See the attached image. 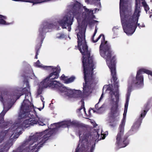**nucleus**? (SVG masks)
Returning a JSON list of instances; mask_svg holds the SVG:
<instances>
[{"label":"nucleus","mask_w":152,"mask_h":152,"mask_svg":"<svg viewBox=\"0 0 152 152\" xmlns=\"http://www.w3.org/2000/svg\"><path fill=\"white\" fill-rule=\"evenodd\" d=\"M116 56H113L111 61H110L108 63H107L110 70L112 79L114 82V87L117 88L115 92L111 89L109 92L110 97L113 101L114 100V98H113V95L115 96L116 99V101L115 102V104L112 105L110 111L108 113L109 121L110 123L109 126L113 128L115 127L116 126V122L118 120L119 118L118 116L119 115V112L118 109L119 100V94L118 91L119 86L118 84V81H117V77L116 76Z\"/></svg>","instance_id":"3"},{"label":"nucleus","mask_w":152,"mask_h":152,"mask_svg":"<svg viewBox=\"0 0 152 152\" xmlns=\"http://www.w3.org/2000/svg\"><path fill=\"white\" fill-rule=\"evenodd\" d=\"M75 79V77L74 76H72L70 78L66 80L65 83L66 84L72 83L74 81Z\"/></svg>","instance_id":"25"},{"label":"nucleus","mask_w":152,"mask_h":152,"mask_svg":"<svg viewBox=\"0 0 152 152\" xmlns=\"http://www.w3.org/2000/svg\"><path fill=\"white\" fill-rule=\"evenodd\" d=\"M56 89L60 93H65L66 96H74L76 98H82L83 97V93L80 90L75 91L66 88L61 84Z\"/></svg>","instance_id":"13"},{"label":"nucleus","mask_w":152,"mask_h":152,"mask_svg":"<svg viewBox=\"0 0 152 152\" xmlns=\"http://www.w3.org/2000/svg\"><path fill=\"white\" fill-rule=\"evenodd\" d=\"M7 17L6 16H3L0 15V24L4 25H8L11 24L10 23L7 22L4 19H6Z\"/></svg>","instance_id":"21"},{"label":"nucleus","mask_w":152,"mask_h":152,"mask_svg":"<svg viewBox=\"0 0 152 152\" xmlns=\"http://www.w3.org/2000/svg\"><path fill=\"white\" fill-rule=\"evenodd\" d=\"M104 137H102V139H104Z\"/></svg>","instance_id":"51"},{"label":"nucleus","mask_w":152,"mask_h":152,"mask_svg":"<svg viewBox=\"0 0 152 152\" xmlns=\"http://www.w3.org/2000/svg\"><path fill=\"white\" fill-rule=\"evenodd\" d=\"M39 63H40V62H39V60H38L36 62V64H37Z\"/></svg>","instance_id":"45"},{"label":"nucleus","mask_w":152,"mask_h":152,"mask_svg":"<svg viewBox=\"0 0 152 152\" xmlns=\"http://www.w3.org/2000/svg\"><path fill=\"white\" fill-rule=\"evenodd\" d=\"M78 133L79 134V138H80V140L81 139H82V140L83 138L86 134H89L90 135L88 139V144L89 146H90L93 145V142L95 143H96V140L97 139H98L99 137L100 136V134H98V133L96 131L94 133V137H93L92 138V139L93 140H95V142H94L93 141V142L91 141V143L89 144V142H88V140H89V138H90V137H91V134H90V133H87L85 134H84L83 135V136L80 139V136L84 132V128L83 127L82 124H81V126H80V127H78ZM81 144H82V142H81Z\"/></svg>","instance_id":"16"},{"label":"nucleus","mask_w":152,"mask_h":152,"mask_svg":"<svg viewBox=\"0 0 152 152\" xmlns=\"http://www.w3.org/2000/svg\"><path fill=\"white\" fill-rule=\"evenodd\" d=\"M103 94L102 93V95H101V97H100V99H99V102H100V101L101 100V99H102V98H103Z\"/></svg>","instance_id":"43"},{"label":"nucleus","mask_w":152,"mask_h":152,"mask_svg":"<svg viewBox=\"0 0 152 152\" xmlns=\"http://www.w3.org/2000/svg\"><path fill=\"white\" fill-rule=\"evenodd\" d=\"M81 124L78 122H77L75 121H72V126H74L77 127H80L81 126Z\"/></svg>","instance_id":"28"},{"label":"nucleus","mask_w":152,"mask_h":152,"mask_svg":"<svg viewBox=\"0 0 152 152\" xmlns=\"http://www.w3.org/2000/svg\"><path fill=\"white\" fill-rule=\"evenodd\" d=\"M80 33L77 35L79 50L82 53V65L83 68V73L85 83H83V93L85 95L88 94L91 85L95 82V78L94 77V63L93 56H90L91 50H88L85 41L84 35H80Z\"/></svg>","instance_id":"1"},{"label":"nucleus","mask_w":152,"mask_h":152,"mask_svg":"<svg viewBox=\"0 0 152 152\" xmlns=\"http://www.w3.org/2000/svg\"><path fill=\"white\" fill-rule=\"evenodd\" d=\"M98 22V21H97V20H93L92 21L90 22L89 23L91 24H92L96 22Z\"/></svg>","instance_id":"39"},{"label":"nucleus","mask_w":152,"mask_h":152,"mask_svg":"<svg viewBox=\"0 0 152 152\" xmlns=\"http://www.w3.org/2000/svg\"><path fill=\"white\" fill-rule=\"evenodd\" d=\"M141 70H138L137 72L136 79L137 82L135 83V84L140 85L143 83V77L142 75H141L142 74L140 72Z\"/></svg>","instance_id":"18"},{"label":"nucleus","mask_w":152,"mask_h":152,"mask_svg":"<svg viewBox=\"0 0 152 152\" xmlns=\"http://www.w3.org/2000/svg\"><path fill=\"white\" fill-rule=\"evenodd\" d=\"M83 110H84V112L86 113V109H85V108L84 107H84H83Z\"/></svg>","instance_id":"48"},{"label":"nucleus","mask_w":152,"mask_h":152,"mask_svg":"<svg viewBox=\"0 0 152 152\" xmlns=\"http://www.w3.org/2000/svg\"><path fill=\"white\" fill-rule=\"evenodd\" d=\"M143 118L142 117H141L140 116H139L132 126L131 129L127 133L129 134V136L130 135V132L131 130L132 131H136L137 130L142 123V120Z\"/></svg>","instance_id":"17"},{"label":"nucleus","mask_w":152,"mask_h":152,"mask_svg":"<svg viewBox=\"0 0 152 152\" xmlns=\"http://www.w3.org/2000/svg\"><path fill=\"white\" fill-rule=\"evenodd\" d=\"M135 24L136 25H137V26H138L140 28V27H145V25L143 23L141 25H140V23H135Z\"/></svg>","instance_id":"30"},{"label":"nucleus","mask_w":152,"mask_h":152,"mask_svg":"<svg viewBox=\"0 0 152 152\" xmlns=\"http://www.w3.org/2000/svg\"><path fill=\"white\" fill-rule=\"evenodd\" d=\"M37 121H38L37 122V124L38 123L39 125L43 126L45 125V124H44L43 123V122L39 120V118H38V120Z\"/></svg>","instance_id":"29"},{"label":"nucleus","mask_w":152,"mask_h":152,"mask_svg":"<svg viewBox=\"0 0 152 152\" xmlns=\"http://www.w3.org/2000/svg\"><path fill=\"white\" fill-rule=\"evenodd\" d=\"M25 1L26 2H28L31 3H33V5L38 4V3H40L43 2H45L46 1Z\"/></svg>","instance_id":"24"},{"label":"nucleus","mask_w":152,"mask_h":152,"mask_svg":"<svg viewBox=\"0 0 152 152\" xmlns=\"http://www.w3.org/2000/svg\"><path fill=\"white\" fill-rule=\"evenodd\" d=\"M87 1V2H88V1L89 2H90L89 1ZM93 2H95L96 1H97V2L98 1L99 2V1H98V0H97V1H92Z\"/></svg>","instance_id":"44"},{"label":"nucleus","mask_w":152,"mask_h":152,"mask_svg":"<svg viewBox=\"0 0 152 152\" xmlns=\"http://www.w3.org/2000/svg\"><path fill=\"white\" fill-rule=\"evenodd\" d=\"M80 145V144H79L76 148L75 149V152H79V147Z\"/></svg>","instance_id":"41"},{"label":"nucleus","mask_w":152,"mask_h":152,"mask_svg":"<svg viewBox=\"0 0 152 152\" xmlns=\"http://www.w3.org/2000/svg\"><path fill=\"white\" fill-rule=\"evenodd\" d=\"M129 95H127L126 96V102H129Z\"/></svg>","instance_id":"42"},{"label":"nucleus","mask_w":152,"mask_h":152,"mask_svg":"<svg viewBox=\"0 0 152 152\" xmlns=\"http://www.w3.org/2000/svg\"><path fill=\"white\" fill-rule=\"evenodd\" d=\"M42 90L41 89H39L37 91V94L38 95H39L41 94L42 93Z\"/></svg>","instance_id":"34"},{"label":"nucleus","mask_w":152,"mask_h":152,"mask_svg":"<svg viewBox=\"0 0 152 152\" xmlns=\"http://www.w3.org/2000/svg\"><path fill=\"white\" fill-rule=\"evenodd\" d=\"M33 105L29 100L23 101L21 105L19 116L22 120L20 127L27 128L37 124L38 117L35 113Z\"/></svg>","instance_id":"6"},{"label":"nucleus","mask_w":152,"mask_h":152,"mask_svg":"<svg viewBox=\"0 0 152 152\" xmlns=\"http://www.w3.org/2000/svg\"><path fill=\"white\" fill-rule=\"evenodd\" d=\"M7 111L3 110L0 114V123L4 121V117Z\"/></svg>","instance_id":"27"},{"label":"nucleus","mask_w":152,"mask_h":152,"mask_svg":"<svg viewBox=\"0 0 152 152\" xmlns=\"http://www.w3.org/2000/svg\"><path fill=\"white\" fill-rule=\"evenodd\" d=\"M41 100L43 102V106H44V102H43V99H44V98H43V99H42V98H41Z\"/></svg>","instance_id":"47"},{"label":"nucleus","mask_w":152,"mask_h":152,"mask_svg":"<svg viewBox=\"0 0 152 152\" xmlns=\"http://www.w3.org/2000/svg\"><path fill=\"white\" fill-rule=\"evenodd\" d=\"M0 100L1 102L4 104L6 101H4L2 96H0Z\"/></svg>","instance_id":"36"},{"label":"nucleus","mask_w":152,"mask_h":152,"mask_svg":"<svg viewBox=\"0 0 152 152\" xmlns=\"http://www.w3.org/2000/svg\"><path fill=\"white\" fill-rule=\"evenodd\" d=\"M126 114V111H125L124 110L123 114V118L119 125L118 128L119 131L116 136L115 144L120 148L125 147L129 143V141L128 138L129 136V133H126L124 135V128L125 123V118Z\"/></svg>","instance_id":"10"},{"label":"nucleus","mask_w":152,"mask_h":152,"mask_svg":"<svg viewBox=\"0 0 152 152\" xmlns=\"http://www.w3.org/2000/svg\"><path fill=\"white\" fill-rule=\"evenodd\" d=\"M65 35L64 34H60L59 36H58L57 37L58 38L60 39L61 38H64V37Z\"/></svg>","instance_id":"32"},{"label":"nucleus","mask_w":152,"mask_h":152,"mask_svg":"<svg viewBox=\"0 0 152 152\" xmlns=\"http://www.w3.org/2000/svg\"><path fill=\"white\" fill-rule=\"evenodd\" d=\"M149 109V105L148 104H147L145 105L144 108L142 109L141 111V113L140 115V117L144 118Z\"/></svg>","instance_id":"19"},{"label":"nucleus","mask_w":152,"mask_h":152,"mask_svg":"<svg viewBox=\"0 0 152 152\" xmlns=\"http://www.w3.org/2000/svg\"><path fill=\"white\" fill-rule=\"evenodd\" d=\"M13 152H18V151H13ZM20 152H22V151Z\"/></svg>","instance_id":"49"},{"label":"nucleus","mask_w":152,"mask_h":152,"mask_svg":"<svg viewBox=\"0 0 152 152\" xmlns=\"http://www.w3.org/2000/svg\"><path fill=\"white\" fill-rule=\"evenodd\" d=\"M76 1L75 3L68 6V8L69 9L70 13L65 15L62 19L58 21L60 26L63 28H66V27H68V30L69 31H70L71 30V26L73 22L74 17H75L77 18L81 14L83 8V6L81 4L78 2L77 1ZM83 8L84 9V11L82 13V17L84 18V19L82 21L81 24L79 25V32L77 34V37H78L77 35L79 33L81 34L80 35H82L83 34L84 35L85 42L87 44L85 39L86 26L85 23L86 20H88L90 15L93 14V11L91 10H90L89 9H87L86 6L83 7ZM77 39H78V37H77ZM78 41V39H77V42ZM77 45H78V42ZM78 48L79 49L78 47Z\"/></svg>","instance_id":"2"},{"label":"nucleus","mask_w":152,"mask_h":152,"mask_svg":"<svg viewBox=\"0 0 152 152\" xmlns=\"http://www.w3.org/2000/svg\"><path fill=\"white\" fill-rule=\"evenodd\" d=\"M10 123L9 121L5 122L4 120L0 123V129L6 128H7Z\"/></svg>","instance_id":"22"},{"label":"nucleus","mask_w":152,"mask_h":152,"mask_svg":"<svg viewBox=\"0 0 152 152\" xmlns=\"http://www.w3.org/2000/svg\"><path fill=\"white\" fill-rule=\"evenodd\" d=\"M41 100L43 102V106H44V102H43V99H44V98H43V99H42V98H41Z\"/></svg>","instance_id":"46"},{"label":"nucleus","mask_w":152,"mask_h":152,"mask_svg":"<svg viewBox=\"0 0 152 152\" xmlns=\"http://www.w3.org/2000/svg\"><path fill=\"white\" fill-rule=\"evenodd\" d=\"M97 31V29L96 27L92 38V40L93 42L96 43L101 37H102L101 43L99 46V53L102 57L106 59L107 63H108L110 61H111L112 58V56L113 53L110 44L107 41L105 40L104 36L103 34H101L96 40H94V38Z\"/></svg>","instance_id":"8"},{"label":"nucleus","mask_w":152,"mask_h":152,"mask_svg":"<svg viewBox=\"0 0 152 152\" xmlns=\"http://www.w3.org/2000/svg\"><path fill=\"white\" fill-rule=\"evenodd\" d=\"M6 146H4L3 148H2L0 149V152H4L5 150V149H6Z\"/></svg>","instance_id":"38"},{"label":"nucleus","mask_w":152,"mask_h":152,"mask_svg":"<svg viewBox=\"0 0 152 152\" xmlns=\"http://www.w3.org/2000/svg\"><path fill=\"white\" fill-rule=\"evenodd\" d=\"M80 145V144H79L76 148L75 149V152H79V147Z\"/></svg>","instance_id":"40"},{"label":"nucleus","mask_w":152,"mask_h":152,"mask_svg":"<svg viewBox=\"0 0 152 152\" xmlns=\"http://www.w3.org/2000/svg\"><path fill=\"white\" fill-rule=\"evenodd\" d=\"M98 104H99V102L98 103L96 104L95 105V108L97 110H99L102 107V106L100 107H99Z\"/></svg>","instance_id":"33"},{"label":"nucleus","mask_w":152,"mask_h":152,"mask_svg":"<svg viewBox=\"0 0 152 152\" xmlns=\"http://www.w3.org/2000/svg\"><path fill=\"white\" fill-rule=\"evenodd\" d=\"M33 105L29 100L23 101L21 105L19 116L22 120L20 127L27 128L37 124L38 117L35 113Z\"/></svg>","instance_id":"5"},{"label":"nucleus","mask_w":152,"mask_h":152,"mask_svg":"<svg viewBox=\"0 0 152 152\" xmlns=\"http://www.w3.org/2000/svg\"><path fill=\"white\" fill-rule=\"evenodd\" d=\"M129 102H126L125 104V111H126V113L128 107V105Z\"/></svg>","instance_id":"31"},{"label":"nucleus","mask_w":152,"mask_h":152,"mask_svg":"<svg viewBox=\"0 0 152 152\" xmlns=\"http://www.w3.org/2000/svg\"><path fill=\"white\" fill-rule=\"evenodd\" d=\"M51 125L55 126V129L60 127H69L72 126V121H63L55 123ZM54 129L55 128L52 129V130H46L43 132L37 133L33 136H30L28 139L29 143L30 145L28 147H26V149H24L23 151L25 152H33L34 150L36 148L37 150L39 149L53 134ZM35 152H37V150Z\"/></svg>","instance_id":"4"},{"label":"nucleus","mask_w":152,"mask_h":152,"mask_svg":"<svg viewBox=\"0 0 152 152\" xmlns=\"http://www.w3.org/2000/svg\"><path fill=\"white\" fill-rule=\"evenodd\" d=\"M151 16H152V15H150V18H151Z\"/></svg>","instance_id":"53"},{"label":"nucleus","mask_w":152,"mask_h":152,"mask_svg":"<svg viewBox=\"0 0 152 152\" xmlns=\"http://www.w3.org/2000/svg\"><path fill=\"white\" fill-rule=\"evenodd\" d=\"M151 13H152V10H151Z\"/></svg>","instance_id":"55"},{"label":"nucleus","mask_w":152,"mask_h":152,"mask_svg":"<svg viewBox=\"0 0 152 152\" xmlns=\"http://www.w3.org/2000/svg\"><path fill=\"white\" fill-rule=\"evenodd\" d=\"M27 87L28 88H24L22 89L21 90H15L14 91V93H13V95L11 94L8 97L10 96V101H8L9 99L7 100V101L9 102L10 101L11 102L15 98H16V99H18L22 95L25 94V100H29V95L30 96L31 93L29 91V86L28 84V82L27 81L26 82Z\"/></svg>","instance_id":"14"},{"label":"nucleus","mask_w":152,"mask_h":152,"mask_svg":"<svg viewBox=\"0 0 152 152\" xmlns=\"http://www.w3.org/2000/svg\"><path fill=\"white\" fill-rule=\"evenodd\" d=\"M90 110H88V112H90Z\"/></svg>","instance_id":"54"},{"label":"nucleus","mask_w":152,"mask_h":152,"mask_svg":"<svg viewBox=\"0 0 152 152\" xmlns=\"http://www.w3.org/2000/svg\"><path fill=\"white\" fill-rule=\"evenodd\" d=\"M139 70H141L140 72L142 74L143 73H146L148 75H151L152 77V72L148 70L145 69H141Z\"/></svg>","instance_id":"23"},{"label":"nucleus","mask_w":152,"mask_h":152,"mask_svg":"<svg viewBox=\"0 0 152 152\" xmlns=\"http://www.w3.org/2000/svg\"><path fill=\"white\" fill-rule=\"evenodd\" d=\"M84 106V102H83L81 106L78 109V110L79 111H80L83 108Z\"/></svg>","instance_id":"37"},{"label":"nucleus","mask_w":152,"mask_h":152,"mask_svg":"<svg viewBox=\"0 0 152 152\" xmlns=\"http://www.w3.org/2000/svg\"><path fill=\"white\" fill-rule=\"evenodd\" d=\"M89 136V134H87L83 137L82 144L79 147V152H93L95 147V143L93 142L91 146H89L88 140Z\"/></svg>","instance_id":"15"},{"label":"nucleus","mask_w":152,"mask_h":152,"mask_svg":"<svg viewBox=\"0 0 152 152\" xmlns=\"http://www.w3.org/2000/svg\"><path fill=\"white\" fill-rule=\"evenodd\" d=\"M142 4L144 8L145 11H146V12L147 13L148 11L149 10L148 6L147 4L145 1H143L142 2Z\"/></svg>","instance_id":"26"},{"label":"nucleus","mask_w":152,"mask_h":152,"mask_svg":"<svg viewBox=\"0 0 152 152\" xmlns=\"http://www.w3.org/2000/svg\"><path fill=\"white\" fill-rule=\"evenodd\" d=\"M20 148H21V147H18V149H20Z\"/></svg>","instance_id":"52"},{"label":"nucleus","mask_w":152,"mask_h":152,"mask_svg":"<svg viewBox=\"0 0 152 152\" xmlns=\"http://www.w3.org/2000/svg\"><path fill=\"white\" fill-rule=\"evenodd\" d=\"M66 77L65 75L64 74H63L60 77L61 80H63L65 81L66 80H65Z\"/></svg>","instance_id":"35"},{"label":"nucleus","mask_w":152,"mask_h":152,"mask_svg":"<svg viewBox=\"0 0 152 152\" xmlns=\"http://www.w3.org/2000/svg\"><path fill=\"white\" fill-rule=\"evenodd\" d=\"M45 68L46 69H51L53 72L44 79L41 82V84L43 88H47L48 87L56 90L61 84L54 80L58 78L61 70L60 68V67H54L52 66H46Z\"/></svg>","instance_id":"9"},{"label":"nucleus","mask_w":152,"mask_h":152,"mask_svg":"<svg viewBox=\"0 0 152 152\" xmlns=\"http://www.w3.org/2000/svg\"><path fill=\"white\" fill-rule=\"evenodd\" d=\"M101 139V138H100L99 139H98L97 141V142L99 140H100Z\"/></svg>","instance_id":"50"},{"label":"nucleus","mask_w":152,"mask_h":152,"mask_svg":"<svg viewBox=\"0 0 152 152\" xmlns=\"http://www.w3.org/2000/svg\"><path fill=\"white\" fill-rule=\"evenodd\" d=\"M128 1H120V12L121 22L124 31L125 29L127 20L126 17L131 14V8L128 4Z\"/></svg>","instance_id":"12"},{"label":"nucleus","mask_w":152,"mask_h":152,"mask_svg":"<svg viewBox=\"0 0 152 152\" xmlns=\"http://www.w3.org/2000/svg\"><path fill=\"white\" fill-rule=\"evenodd\" d=\"M9 130H2L0 132V143L4 140L5 137L7 135Z\"/></svg>","instance_id":"20"},{"label":"nucleus","mask_w":152,"mask_h":152,"mask_svg":"<svg viewBox=\"0 0 152 152\" xmlns=\"http://www.w3.org/2000/svg\"><path fill=\"white\" fill-rule=\"evenodd\" d=\"M135 1V7L134 13L132 15L131 11V14H129V15L126 17L127 23L124 29V32L128 35H132L135 31L137 26L135 24V23H138L140 15V1Z\"/></svg>","instance_id":"7"},{"label":"nucleus","mask_w":152,"mask_h":152,"mask_svg":"<svg viewBox=\"0 0 152 152\" xmlns=\"http://www.w3.org/2000/svg\"><path fill=\"white\" fill-rule=\"evenodd\" d=\"M96 126V125H94V126L95 127V126Z\"/></svg>","instance_id":"56"},{"label":"nucleus","mask_w":152,"mask_h":152,"mask_svg":"<svg viewBox=\"0 0 152 152\" xmlns=\"http://www.w3.org/2000/svg\"><path fill=\"white\" fill-rule=\"evenodd\" d=\"M55 25L53 23H49L47 22L44 23L42 24L39 29V34L38 39L39 41L40 40V42L38 43L36 45L35 50L36 51V55L35 58L37 59V56L39 55V50L41 47L42 44L43 43V40L45 38L44 34L48 31L49 29H52L53 28Z\"/></svg>","instance_id":"11"}]
</instances>
